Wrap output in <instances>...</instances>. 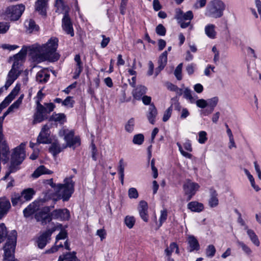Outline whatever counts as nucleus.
<instances>
[{
	"instance_id": "nucleus-40",
	"label": "nucleus",
	"mask_w": 261,
	"mask_h": 261,
	"mask_svg": "<svg viewBox=\"0 0 261 261\" xmlns=\"http://www.w3.org/2000/svg\"><path fill=\"white\" fill-rule=\"evenodd\" d=\"M49 151L54 156H56L62 151V148L59 144L54 142L50 146Z\"/></svg>"
},
{
	"instance_id": "nucleus-11",
	"label": "nucleus",
	"mask_w": 261,
	"mask_h": 261,
	"mask_svg": "<svg viewBox=\"0 0 261 261\" xmlns=\"http://www.w3.org/2000/svg\"><path fill=\"white\" fill-rule=\"evenodd\" d=\"M54 229H47L41 234L36 240L37 246L40 249L44 248L49 242Z\"/></svg>"
},
{
	"instance_id": "nucleus-45",
	"label": "nucleus",
	"mask_w": 261,
	"mask_h": 261,
	"mask_svg": "<svg viewBox=\"0 0 261 261\" xmlns=\"http://www.w3.org/2000/svg\"><path fill=\"white\" fill-rule=\"evenodd\" d=\"M124 223L126 226L130 229L133 227L135 224V219L133 216H127L124 219Z\"/></svg>"
},
{
	"instance_id": "nucleus-28",
	"label": "nucleus",
	"mask_w": 261,
	"mask_h": 261,
	"mask_svg": "<svg viewBox=\"0 0 261 261\" xmlns=\"http://www.w3.org/2000/svg\"><path fill=\"white\" fill-rule=\"evenodd\" d=\"M216 26L213 24H208L205 25L204 32L205 35L210 39L216 38L217 32L215 30Z\"/></svg>"
},
{
	"instance_id": "nucleus-60",
	"label": "nucleus",
	"mask_w": 261,
	"mask_h": 261,
	"mask_svg": "<svg viewBox=\"0 0 261 261\" xmlns=\"http://www.w3.org/2000/svg\"><path fill=\"white\" fill-rule=\"evenodd\" d=\"M126 164L124 162L123 159H121L119 162L118 170L119 174H124V168Z\"/></svg>"
},
{
	"instance_id": "nucleus-29",
	"label": "nucleus",
	"mask_w": 261,
	"mask_h": 261,
	"mask_svg": "<svg viewBox=\"0 0 261 261\" xmlns=\"http://www.w3.org/2000/svg\"><path fill=\"white\" fill-rule=\"evenodd\" d=\"M53 173V171L47 169L45 166L41 165L33 172L32 176L34 178H38L42 174H51Z\"/></svg>"
},
{
	"instance_id": "nucleus-9",
	"label": "nucleus",
	"mask_w": 261,
	"mask_h": 261,
	"mask_svg": "<svg viewBox=\"0 0 261 261\" xmlns=\"http://www.w3.org/2000/svg\"><path fill=\"white\" fill-rule=\"evenodd\" d=\"M199 186L197 183L187 180L183 185V189L185 195L187 196V201L191 199L192 197L198 190Z\"/></svg>"
},
{
	"instance_id": "nucleus-4",
	"label": "nucleus",
	"mask_w": 261,
	"mask_h": 261,
	"mask_svg": "<svg viewBox=\"0 0 261 261\" xmlns=\"http://www.w3.org/2000/svg\"><path fill=\"white\" fill-rule=\"evenodd\" d=\"M225 8V4L221 0H213L207 5L204 15L214 18H220L223 15Z\"/></svg>"
},
{
	"instance_id": "nucleus-22",
	"label": "nucleus",
	"mask_w": 261,
	"mask_h": 261,
	"mask_svg": "<svg viewBox=\"0 0 261 261\" xmlns=\"http://www.w3.org/2000/svg\"><path fill=\"white\" fill-rule=\"evenodd\" d=\"M75 62H76V65L74 71V75L73 79H77L79 77L80 74L83 71V63L81 60V57L80 55H76L74 57V59Z\"/></svg>"
},
{
	"instance_id": "nucleus-23",
	"label": "nucleus",
	"mask_w": 261,
	"mask_h": 261,
	"mask_svg": "<svg viewBox=\"0 0 261 261\" xmlns=\"http://www.w3.org/2000/svg\"><path fill=\"white\" fill-rule=\"evenodd\" d=\"M49 76L50 74L48 71L43 69L37 72L36 76V80L39 83L44 84L48 81Z\"/></svg>"
},
{
	"instance_id": "nucleus-52",
	"label": "nucleus",
	"mask_w": 261,
	"mask_h": 261,
	"mask_svg": "<svg viewBox=\"0 0 261 261\" xmlns=\"http://www.w3.org/2000/svg\"><path fill=\"white\" fill-rule=\"evenodd\" d=\"M65 261H79L76 256V252H69L65 254Z\"/></svg>"
},
{
	"instance_id": "nucleus-39",
	"label": "nucleus",
	"mask_w": 261,
	"mask_h": 261,
	"mask_svg": "<svg viewBox=\"0 0 261 261\" xmlns=\"http://www.w3.org/2000/svg\"><path fill=\"white\" fill-rule=\"evenodd\" d=\"M175 249V253L176 254H179V248L177 244L175 242L171 243L169 247H167L165 250V253L167 256H171L172 253Z\"/></svg>"
},
{
	"instance_id": "nucleus-35",
	"label": "nucleus",
	"mask_w": 261,
	"mask_h": 261,
	"mask_svg": "<svg viewBox=\"0 0 261 261\" xmlns=\"http://www.w3.org/2000/svg\"><path fill=\"white\" fill-rule=\"evenodd\" d=\"M21 194L22 195L23 199L25 202V201H29L33 198V196L35 194V191L32 188H28L23 190L21 192Z\"/></svg>"
},
{
	"instance_id": "nucleus-50",
	"label": "nucleus",
	"mask_w": 261,
	"mask_h": 261,
	"mask_svg": "<svg viewBox=\"0 0 261 261\" xmlns=\"http://www.w3.org/2000/svg\"><path fill=\"white\" fill-rule=\"evenodd\" d=\"M135 126V119L134 118H130L126 123L125 126V129L126 132L128 133H132L134 128Z\"/></svg>"
},
{
	"instance_id": "nucleus-18",
	"label": "nucleus",
	"mask_w": 261,
	"mask_h": 261,
	"mask_svg": "<svg viewBox=\"0 0 261 261\" xmlns=\"http://www.w3.org/2000/svg\"><path fill=\"white\" fill-rule=\"evenodd\" d=\"M193 17L194 15L192 11L190 10L185 13L180 9H178L176 11L175 18L177 20L191 22Z\"/></svg>"
},
{
	"instance_id": "nucleus-58",
	"label": "nucleus",
	"mask_w": 261,
	"mask_h": 261,
	"mask_svg": "<svg viewBox=\"0 0 261 261\" xmlns=\"http://www.w3.org/2000/svg\"><path fill=\"white\" fill-rule=\"evenodd\" d=\"M172 112V106H170L169 107L167 110L165 112L163 117V121L164 122H166L169 120L170 117H171V114Z\"/></svg>"
},
{
	"instance_id": "nucleus-49",
	"label": "nucleus",
	"mask_w": 261,
	"mask_h": 261,
	"mask_svg": "<svg viewBox=\"0 0 261 261\" xmlns=\"http://www.w3.org/2000/svg\"><path fill=\"white\" fill-rule=\"evenodd\" d=\"M7 235V228L4 223L0 224V243L4 241Z\"/></svg>"
},
{
	"instance_id": "nucleus-47",
	"label": "nucleus",
	"mask_w": 261,
	"mask_h": 261,
	"mask_svg": "<svg viewBox=\"0 0 261 261\" xmlns=\"http://www.w3.org/2000/svg\"><path fill=\"white\" fill-rule=\"evenodd\" d=\"M207 140V133L204 130L200 131L198 133V142L200 144H204Z\"/></svg>"
},
{
	"instance_id": "nucleus-16",
	"label": "nucleus",
	"mask_w": 261,
	"mask_h": 261,
	"mask_svg": "<svg viewBox=\"0 0 261 261\" xmlns=\"http://www.w3.org/2000/svg\"><path fill=\"white\" fill-rule=\"evenodd\" d=\"M11 208L9 199L4 196L0 198V220L4 217Z\"/></svg>"
},
{
	"instance_id": "nucleus-14",
	"label": "nucleus",
	"mask_w": 261,
	"mask_h": 261,
	"mask_svg": "<svg viewBox=\"0 0 261 261\" xmlns=\"http://www.w3.org/2000/svg\"><path fill=\"white\" fill-rule=\"evenodd\" d=\"M62 22V26L63 30L65 31L67 34L73 37L74 36V31L72 24L67 13H65L64 14Z\"/></svg>"
},
{
	"instance_id": "nucleus-33",
	"label": "nucleus",
	"mask_w": 261,
	"mask_h": 261,
	"mask_svg": "<svg viewBox=\"0 0 261 261\" xmlns=\"http://www.w3.org/2000/svg\"><path fill=\"white\" fill-rule=\"evenodd\" d=\"M167 51H164L159 57L158 60L159 72L163 70L167 63Z\"/></svg>"
},
{
	"instance_id": "nucleus-19",
	"label": "nucleus",
	"mask_w": 261,
	"mask_h": 261,
	"mask_svg": "<svg viewBox=\"0 0 261 261\" xmlns=\"http://www.w3.org/2000/svg\"><path fill=\"white\" fill-rule=\"evenodd\" d=\"M40 207L41 206L38 204V201L35 200L23 210V215L25 217L28 218L34 213H36Z\"/></svg>"
},
{
	"instance_id": "nucleus-2",
	"label": "nucleus",
	"mask_w": 261,
	"mask_h": 261,
	"mask_svg": "<svg viewBox=\"0 0 261 261\" xmlns=\"http://www.w3.org/2000/svg\"><path fill=\"white\" fill-rule=\"evenodd\" d=\"M72 178V176L66 178L64 179V184H60L57 185L54 182L53 178L47 180L46 182L47 184L54 188L59 197L62 198L64 201H66L69 200L74 192V182Z\"/></svg>"
},
{
	"instance_id": "nucleus-6",
	"label": "nucleus",
	"mask_w": 261,
	"mask_h": 261,
	"mask_svg": "<svg viewBox=\"0 0 261 261\" xmlns=\"http://www.w3.org/2000/svg\"><path fill=\"white\" fill-rule=\"evenodd\" d=\"M59 136H64L67 147L75 148L81 145V139L79 136H74V132L66 128H62L59 132Z\"/></svg>"
},
{
	"instance_id": "nucleus-64",
	"label": "nucleus",
	"mask_w": 261,
	"mask_h": 261,
	"mask_svg": "<svg viewBox=\"0 0 261 261\" xmlns=\"http://www.w3.org/2000/svg\"><path fill=\"white\" fill-rule=\"evenodd\" d=\"M96 235L100 238L101 241H102L106 238L107 233L105 229H99L97 230Z\"/></svg>"
},
{
	"instance_id": "nucleus-63",
	"label": "nucleus",
	"mask_w": 261,
	"mask_h": 261,
	"mask_svg": "<svg viewBox=\"0 0 261 261\" xmlns=\"http://www.w3.org/2000/svg\"><path fill=\"white\" fill-rule=\"evenodd\" d=\"M9 29V25L5 22H0V34L6 33Z\"/></svg>"
},
{
	"instance_id": "nucleus-54",
	"label": "nucleus",
	"mask_w": 261,
	"mask_h": 261,
	"mask_svg": "<svg viewBox=\"0 0 261 261\" xmlns=\"http://www.w3.org/2000/svg\"><path fill=\"white\" fill-rule=\"evenodd\" d=\"M27 55V49L22 48L21 50L14 56V60H18V61L22 60Z\"/></svg>"
},
{
	"instance_id": "nucleus-5",
	"label": "nucleus",
	"mask_w": 261,
	"mask_h": 261,
	"mask_svg": "<svg viewBox=\"0 0 261 261\" xmlns=\"http://www.w3.org/2000/svg\"><path fill=\"white\" fill-rule=\"evenodd\" d=\"M25 143H22L14 149L11 159V171H17L18 169V166L24 160L25 158Z\"/></svg>"
},
{
	"instance_id": "nucleus-7",
	"label": "nucleus",
	"mask_w": 261,
	"mask_h": 261,
	"mask_svg": "<svg viewBox=\"0 0 261 261\" xmlns=\"http://www.w3.org/2000/svg\"><path fill=\"white\" fill-rule=\"evenodd\" d=\"M184 97L191 103H196L197 107L204 109L207 106L206 100L198 99V96L190 89L186 88L184 89Z\"/></svg>"
},
{
	"instance_id": "nucleus-51",
	"label": "nucleus",
	"mask_w": 261,
	"mask_h": 261,
	"mask_svg": "<svg viewBox=\"0 0 261 261\" xmlns=\"http://www.w3.org/2000/svg\"><path fill=\"white\" fill-rule=\"evenodd\" d=\"M19 74L18 70L12 68L8 74V77L15 81Z\"/></svg>"
},
{
	"instance_id": "nucleus-53",
	"label": "nucleus",
	"mask_w": 261,
	"mask_h": 261,
	"mask_svg": "<svg viewBox=\"0 0 261 261\" xmlns=\"http://www.w3.org/2000/svg\"><path fill=\"white\" fill-rule=\"evenodd\" d=\"M128 196L130 199H137L139 196L138 192L135 188H130L128 191Z\"/></svg>"
},
{
	"instance_id": "nucleus-55",
	"label": "nucleus",
	"mask_w": 261,
	"mask_h": 261,
	"mask_svg": "<svg viewBox=\"0 0 261 261\" xmlns=\"http://www.w3.org/2000/svg\"><path fill=\"white\" fill-rule=\"evenodd\" d=\"M74 101L72 100V97L71 96L67 97L64 100L62 101V106L68 107L69 108H72Z\"/></svg>"
},
{
	"instance_id": "nucleus-44",
	"label": "nucleus",
	"mask_w": 261,
	"mask_h": 261,
	"mask_svg": "<svg viewBox=\"0 0 261 261\" xmlns=\"http://www.w3.org/2000/svg\"><path fill=\"white\" fill-rule=\"evenodd\" d=\"M182 63H181L178 65V66L176 67L174 71V74L176 77V79L178 81H180L182 78Z\"/></svg>"
},
{
	"instance_id": "nucleus-3",
	"label": "nucleus",
	"mask_w": 261,
	"mask_h": 261,
	"mask_svg": "<svg viewBox=\"0 0 261 261\" xmlns=\"http://www.w3.org/2000/svg\"><path fill=\"white\" fill-rule=\"evenodd\" d=\"M17 232L13 230L8 235L7 242L3 247L4 250V261H16L14 259V251L16 244Z\"/></svg>"
},
{
	"instance_id": "nucleus-46",
	"label": "nucleus",
	"mask_w": 261,
	"mask_h": 261,
	"mask_svg": "<svg viewBox=\"0 0 261 261\" xmlns=\"http://www.w3.org/2000/svg\"><path fill=\"white\" fill-rule=\"evenodd\" d=\"M144 140V137L143 134H139L135 135L133 139V142L136 145H141Z\"/></svg>"
},
{
	"instance_id": "nucleus-32",
	"label": "nucleus",
	"mask_w": 261,
	"mask_h": 261,
	"mask_svg": "<svg viewBox=\"0 0 261 261\" xmlns=\"http://www.w3.org/2000/svg\"><path fill=\"white\" fill-rule=\"evenodd\" d=\"M188 208L192 212H200L203 208V204L197 201H192L188 203Z\"/></svg>"
},
{
	"instance_id": "nucleus-56",
	"label": "nucleus",
	"mask_w": 261,
	"mask_h": 261,
	"mask_svg": "<svg viewBox=\"0 0 261 261\" xmlns=\"http://www.w3.org/2000/svg\"><path fill=\"white\" fill-rule=\"evenodd\" d=\"M55 6L58 11H62L66 8L63 0H56Z\"/></svg>"
},
{
	"instance_id": "nucleus-34",
	"label": "nucleus",
	"mask_w": 261,
	"mask_h": 261,
	"mask_svg": "<svg viewBox=\"0 0 261 261\" xmlns=\"http://www.w3.org/2000/svg\"><path fill=\"white\" fill-rule=\"evenodd\" d=\"M25 27L29 33L37 32L39 30V26L37 25L34 20L30 19L25 22Z\"/></svg>"
},
{
	"instance_id": "nucleus-17",
	"label": "nucleus",
	"mask_w": 261,
	"mask_h": 261,
	"mask_svg": "<svg viewBox=\"0 0 261 261\" xmlns=\"http://www.w3.org/2000/svg\"><path fill=\"white\" fill-rule=\"evenodd\" d=\"M48 0H37L35 4V9L40 15L45 16L48 8Z\"/></svg>"
},
{
	"instance_id": "nucleus-30",
	"label": "nucleus",
	"mask_w": 261,
	"mask_h": 261,
	"mask_svg": "<svg viewBox=\"0 0 261 261\" xmlns=\"http://www.w3.org/2000/svg\"><path fill=\"white\" fill-rule=\"evenodd\" d=\"M219 200L218 194L214 189L210 190V198L208 201V204L211 207H215L218 205Z\"/></svg>"
},
{
	"instance_id": "nucleus-26",
	"label": "nucleus",
	"mask_w": 261,
	"mask_h": 261,
	"mask_svg": "<svg viewBox=\"0 0 261 261\" xmlns=\"http://www.w3.org/2000/svg\"><path fill=\"white\" fill-rule=\"evenodd\" d=\"M246 231L251 243L256 247L260 245V241L254 231L251 229L246 227Z\"/></svg>"
},
{
	"instance_id": "nucleus-21",
	"label": "nucleus",
	"mask_w": 261,
	"mask_h": 261,
	"mask_svg": "<svg viewBox=\"0 0 261 261\" xmlns=\"http://www.w3.org/2000/svg\"><path fill=\"white\" fill-rule=\"evenodd\" d=\"M147 88L143 85H138L132 91V95L134 99L140 100L146 93Z\"/></svg>"
},
{
	"instance_id": "nucleus-43",
	"label": "nucleus",
	"mask_w": 261,
	"mask_h": 261,
	"mask_svg": "<svg viewBox=\"0 0 261 261\" xmlns=\"http://www.w3.org/2000/svg\"><path fill=\"white\" fill-rule=\"evenodd\" d=\"M207 102V106L210 108L214 110L219 102V98L217 96L213 97L206 100Z\"/></svg>"
},
{
	"instance_id": "nucleus-57",
	"label": "nucleus",
	"mask_w": 261,
	"mask_h": 261,
	"mask_svg": "<svg viewBox=\"0 0 261 261\" xmlns=\"http://www.w3.org/2000/svg\"><path fill=\"white\" fill-rule=\"evenodd\" d=\"M155 32L158 35L163 36L165 35L166 30L162 24H159L156 27Z\"/></svg>"
},
{
	"instance_id": "nucleus-25",
	"label": "nucleus",
	"mask_w": 261,
	"mask_h": 261,
	"mask_svg": "<svg viewBox=\"0 0 261 261\" xmlns=\"http://www.w3.org/2000/svg\"><path fill=\"white\" fill-rule=\"evenodd\" d=\"M187 242L190 247V252L199 250V244L197 239L194 236H189L187 239Z\"/></svg>"
},
{
	"instance_id": "nucleus-13",
	"label": "nucleus",
	"mask_w": 261,
	"mask_h": 261,
	"mask_svg": "<svg viewBox=\"0 0 261 261\" xmlns=\"http://www.w3.org/2000/svg\"><path fill=\"white\" fill-rule=\"evenodd\" d=\"M46 114V109L39 100L37 101V111L34 114V123H39L44 120Z\"/></svg>"
},
{
	"instance_id": "nucleus-1",
	"label": "nucleus",
	"mask_w": 261,
	"mask_h": 261,
	"mask_svg": "<svg viewBox=\"0 0 261 261\" xmlns=\"http://www.w3.org/2000/svg\"><path fill=\"white\" fill-rule=\"evenodd\" d=\"M58 39L56 37L49 39L46 43L42 45L34 44L30 47L31 54L34 60L41 62L45 60L55 62L59 59V55L56 50L58 45Z\"/></svg>"
},
{
	"instance_id": "nucleus-59",
	"label": "nucleus",
	"mask_w": 261,
	"mask_h": 261,
	"mask_svg": "<svg viewBox=\"0 0 261 261\" xmlns=\"http://www.w3.org/2000/svg\"><path fill=\"white\" fill-rule=\"evenodd\" d=\"M196 65L194 63L189 64L186 68V70L187 71L188 74L189 75L193 74L195 71V69L196 68Z\"/></svg>"
},
{
	"instance_id": "nucleus-42",
	"label": "nucleus",
	"mask_w": 261,
	"mask_h": 261,
	"mask_svg": "<svg viewBox=\"0 0 261 261\" xmlns=\"http://www.w3.org/2000/svg\"><path fill=\"white\" fill-rule=\"evenodd\" d=\"M216 248L213 245H209L205 249L206 256L209 258H212L215 255Z\"/></svg>"
},
{
	"instance_id": "nucleus-24",
	"label": "nucleus",
	"mask_w": 261,
	"mask_h": 261,
	"mask_svg": "<svg viewBox=\"0 0 261 261\" xmlns=\"http://www.w3.org/2000/svg\"><path fill=\"white\" fill-rule=\"evenodd\" d=\"M18 89H16L15 87L13 90L4 99V100L1 102L0 104V113L2 111V110L6 108L10 103L13 100V99L15 98V95L16 93L14 94V92H17Z\"/></svg>"
},
{
	"instance_id": "nucleus-41",
	"label": "nucleus",
	"mask_w": 261,
	"mask_h": 261,
	"mask_svg": "<svg viewBox=\"0 0 261 261\" xmlns=\"http://www.w3.org/2000/svg\"><path fill=\"white\" fill-rule=\"evenodd\" d=\"M244 172L246 174V175L247 176V177L250 182L252 187L256 191H257V192L259 191L260 189L258 186L255 185V180H254V179L253 176L250 173L249 171L247 169H244Z\"/></svg>"
},
{
	"instance_id": "nucleus-20",
	"label": "nucleus",
	"mask_w": 261,
	"mask_h": 261,
	"mask_svg": "<svg viewBox=\"0 0 261 261\" xmlns=\"http://www.w3.org/2000/svg\"><path fill=\"white\" fill-rule=\"evenodd\" d=\"M139 215L141 219L145 222L148 221V204L147 203L143 200L140 202L138 206Z\"/></svg>"
},
{
	"instance_id": "nucleus-62",
	"label": "nucleus",
	"mask_w": 261,
	"mask_h": 261,
	"mask_svg": "<svg viewBox=\"0 0 261 261\" xmlns=\"http://www.w3.org/2000/svg\"><path fill=\"white\" fill-rule=\"evenodd\" d=\"M151 167L153 172V177L154 178H157L158 176V172L157 168L155 167V161L153 159L151 161Z\"/></svg>"
},
{
	"instance_id": "nucleus-38",
	"label": "nucleus",
	"mask_w": 261,
	"mask_h": 261,
	"mask_svg": "<svg viewBox=\"0 0 261 261\" xmlns=\"http://www.w3.org/2000/svg\"><path fill=\"white\" fill-rule=\"evenodd\" d=\"M51 198V193L49 191H46L43 192L40 197L36 201H38V204L42 206L45 202L50 199Z\"/></svg>"
},
{
	"instance_id": "nucleus-48",
	"label": "nucleus",
	"mask_w": 261,
	"mask_h": 261,
	"mask_svg": "<svg viewBox=\"0 0 261 261\" xmlns=\"http://www.w3.org/2000/svg\"><path fill=\"white\" fill-rule=\"evenodd\" d=\"M167 211L166 210H163L161 211V215L159 219V224L158 228H160L163 224L164 222L167 220Z\"/></svg>"
},
{
	"instance_id": "nucleus-36",
	"label": "nucleus",
	"mask_w": 261,
	"mask_h": 261,
	"mask_svg": "<svg viewBox=\"0 0 261 261\" xmlns=\"http://www.w3.org/2000/svg\"><path fill=\"white\" fill-rule=\"evenodd\" d=\"M51 120L63 124L66 121V115L64 113H53L50 118Z\"/></svg>"
},
{
	"instance_id": "nucleus-61",
	"label": "nucleus",
	"mask_w": 261,
	"mask_h": 261,
	"mask_svg": "<svg viewBox=\"0 0 261 261\" xmlns=\"http://www.w3.org/2000/svg\"><path fill=\"white\" fill-rule=\"evenodd\" d=\"M67 237V233L65 230H61L59 233L56 236V244L60 240H63Z\"/></svg>"
},
{
	"instance_id": "nucleus-37",
	"label": "nucleus",
	"mask_w": 261,
	"mask_h": 261,
	"mask_svg": "<svg viewBox=\"0 0 261 261\" xmlns=\"http://www.w3.org/2000/svg\"><path fill=\"white\" fill-rule=\"evenodd\" d=\"M11 200L13 206H15L18 204H22L24 202L21 193L13 194L11 195Z\"/></svg>"
},
{
	"instance_id": "nucleus-15",
	"label": "nucleus",
	"mask_w": 261,
	"mask_h": 261,
	"mask_svg": "<svg viewBox=\"0 0 261 261\" xmlns=\"http://www.w3.org/2000/svg\"><path fill=\"white\" fill-rule=\"evenodd\" d=\"M51 217L53 219L61 221L68 220L70 218V212L66 208L56 210L51 213Z\"/></svg>"
},
{
	"instance_id": "nucleus-10",
	"label": "nucleus",
	"mask_w": 261,
	"mask_h": 261,
	"mask_svg": "<svg viewBox=\"0 0 261 261\" xmlns=\"http://www.w3.org/2000/svg\"><path fill=\"white\" fill-rule=\"evenodd\" d=\"M48 207H43L37 211L35 214V218L38 222H40L42 224L44 225L49 222L51 219L52 217L48 214Z\"/></svg>"
},
{
	"instance_id": "nucleus-12",
	"label": "nucleus",
	"mask_w": 261,
	"mask_h": 261,
	"mask_svg": "<svg viewBox=\"0 0 261 261\" xmlns=\"http://www.w3.org/2000/svg\"><path fill=\"white\" fill-rule=\"evenodd\" d=\"M50 143L49 128L47 125H44L37 137V143L38 144H47Z\"/></svg>"
},
{
	"instance_id": "nucleus-27",
	"label": "nucleus",
	"mask_w": 261,
	"mask_h": 261,
	"mask_svg": "<svg viewBox=\"0 0 261 261\" xmlns=\"http://www.w3.org/2000/svg\"><path fill=\"white\" fill-rule=\"evenodd\" d=\"M157 114V110L154 105H150L148 109V113L147 114V117L151 124H153L155 123Z\"/></svg>"
},
{
	"instance_id": "nucleus-8",
	"label": "nucleus",
	"mask_w": 261,
	"mask_h": 261,
	"mask_svg": "<svg viewBox=\"0 0 261 261\" xmlns=\"http://www.w3.org/2000/svg\"><path fill=\"white\" fill-rule=\"evenodd\" d=\"M25 10V6L22 4L11 6L5 10V14L7 19L11 20H17Z\"/></svg>"
},
{
	"instance_id": "nucleus-31",
	"label": "nucleus",
	"mask_w": 261,
	"mask_h": 261,
	"mask_svg": "<svg viewBox=\"0 0 261 261\" xmlns=\"http://www.w3.org/2000/svg\"><path fill=\"white\" fill-rule=\"evenodd\" d=\"M237 244L239 246L243 253L247 256L250 257L252 255L253 251L251 248L243 241L237 240Z\"/></svg>"
}]
</instances>
